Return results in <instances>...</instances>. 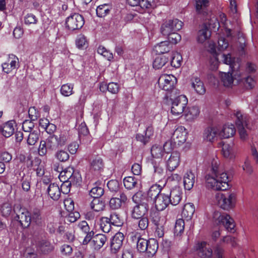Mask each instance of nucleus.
<instances>
[{"label": "nucleus", "mask_w": 258, "mask_h": 258, "mask_svg": "<svg viewBox=\"0 0 258 258\" xmlns=\"http://www.w3.org/2000/svg\"><path fill=\"white\" fill-rule=\"evenodd\" d=\"M206 186L215 190H225L229 188L228 177L217 162L213 161L211 166V173L205 176Z\"/></svg>", "instance_id": "obj_1"}, {"label": "nucleus", "mask_w": 258, "mask_h": 258, "mask_svg": "<svg viewBox=\"0 0 258 258\" xmlns=\"http://www.w3.org/2000/svg\"><path fill=\"white\" fill-rule=\"evenodd\" d=\"M182 191L179 187H175L172 189L170 194L162 193L154 202L158 211L165 210L169 204L173 206L178 205L181 200Z\"/></svg>", "instance_id": "obj_2"}, {"label": "nucleus", "mask_w": 258, "mask_h": 258, "mask_svg": "<svg viewBox=\"0 0 258 258\" xmlns=\"http://www.w3.org/2000/svg\"><path fill=\"white\" fill-rule=\"evenodd\" d=\"M133 202L136 205L131 210V216L133 219H138L145 216L147 213L149 206L147 200L141 192H137L132 197Z\"/></svg>", "instance_id": "obj_3"}, {"label": "nucleus", "mask_w": 258, "mask_h": 258, "mask_svg": "<svg viewBox=\"0 0 258 258\" xmlns=\"http://www.w3.org/2000/svg\"><path fill=\"white\" fill-rule=\"evenodd\" d=\"M217 205L225 210L233 209L236 203V195L234 193H218L215 196Z\"/></svg>", "instance_id": "obj_4"}, {"label": "nucleus", "mask_w": 258, "mask_h": 258, "mask_svg": "<svg viewBox=\"0 0 258 258\" xmlns=\"http://www.w3.org/2000/svg\"><path fill=\"white\" fill-rule=\"evenodd\" d=\"M167 97H170L171 101V112L175 116L181 114L184 111L187 105L188 100L184 95H179L175 98H173L172 94L167 95Z\"/></svg>", "instance_id": "obj_5"}, {"label": "nucleus", "mask_w": 258, "mask_h": 258, "mask_svg": "<svg viewBox=\"0 0 258 258\" xmlns=\"http://www.w3.org/2000/svg\"><path fill=\"white\" fill-rule=\"evenodd\" d=\"M236 117L235 124L238 129V131L240 139L245 140L248 137V134L246 130L247 127V116L243 115L240 111H236L234 113Z\"/></svg>", "instance_id": "obj_6"}, {"label": "nucleus", "mask_w": 258, "mask_h": 258, "mask_svg": "<svg viewBox=\"0 0 258 258\" xmlns=\"http://www.w3.org/2000/svg\"><path fill=\"white\" fill-rule=\"evenodd\" d=\"M182 24L183 23L177 19L166 21L161 26V32L162 35L168 36L173 32L180 30Z\"/></svg>", "instance_id": "obj_7"}, {"label": "nucleus", "mask_w": 258, "mask_h": 258, "mask_svg": "<svg viewBox=\"0 0 258 258\" xmlns=\"http://www.w3.org/2000/svg\"><path fill=\"white\" fill-rule=\"evenodd\" d=\"M176 83V78L172 75L163 74L158 79V84L159 87L166 91H174V86Z\"/></svg>", "instance_id": "obj_8"}, {"label": "nucleus", "mask_w": 258, "mask_h": 258, "mask_svg": "<svg viewBox=\"0 0 258 258\" xmlns=\"http://www.w3.org/2000/svg\"><path fill=\"white\" fill-rule=\"evenodd\" d=\"M67 141L66 136L62 134L58 135H52L47 138L45 142L47 145L48 150H55L59 147L65 145Z\"/></svg>", "instance_id": "obj_9"}, {"label": "nucleus", "mask_w": 258, "mask_h": 258, "mask_svg": "<svg viewBox=\"0 0 258 258\" xmlns=\"http://www.w3.org/2000/svg\"><path fill=\"white\" fill-rule=\"evenodd\" d=\"M213 218L217 223L222 224L226 230L232 232L235 226L233 219L228 214L223 213L221 214L218 212L214 213Z\"/></svg>", "instance_id": "obj_10"}, {"label": "nucleus", "mask_w": 258, "mask_h": 258, "mask_svg": "<svg viewBox=\"0 0 258 258\" xmlns=\"http://www.w3.org/2000/svg\"><path fill=\"white\" fill-rule=\"evenodd\" d=\"M66 24L70 30L80 29L84 24V18L82 15L75 13L67 18Z\"/></svg>", "instance_id": "obj_11"}, {"label": "nucleus", "mask_w": 258, "mask_h": 258, "mask_svg": "<svg viewBox=\"0 0 258 258\" xmlns=\"http://www.w3.org/2000/svg\"><path fill=\"white\" fill-rule=\"evenodd\" d=\"M30 212L24 208H20L16 212V216L14 219L16 221L19 222L22 227L27 228L31 224V219Z\"/></svg>", "instance_id": "obj_12"}, {"label": "nucleus", "mask_w": 258, "mask_h": 258, "mask_svg": "<svg viewBox=\"0 0 258 258\" xmlns=\"http://www.w3.org/2000/svg\"><path fill=\"white\" fill-rule=\"evenodd\" d=\"M124 237L122 233L118 232L111 238L110 242L111 251L113 253H117L122 245Z\"/></svg>", "instance_id": "obj_13"}, {"label": "nucleus", "mask_w": 258, "mask_h": 258, "mask_svg": "<svg viewBox=\"0 0 258 258\" xmlns=\"http://www.w3.org/2000/svg\"><path fill=\"white\" fill-rule=\"evenodd\" d=\"M180 154L177 152H172L166 162L167 169L169 171L174 170L179 165Z\"/></svg>", "instance_id": "obj_14"}, {"label": "nucleus", "mask_w": 258, "mask_h": 258, "mask_svg": "<svg viewBox=\"0 0 258 258\" xmlns=\"http://www.w3.org/2000/svg\"><path fill=\"white\" fill-rule=\"evenodd\" d=\"M197 251L201 258H211L213 255V250L210 245L205 241L198 244Z\"/></svg>", "instance_id": "obj_15"}, {"label": "nucleus", "mask_w": 258, "mask_h": 258, "mask_svg": "<svg viewBox=\"0 0 258 258\" xmlns=\"http://www.w3.org/2000/svg\"><path fill=\"white\" fill-rule=\"evenodd\" d=\"M162 186L159 184H155L150 187L146 195L143 194L145 198L147 200L149 204V202H154L159 195H161Z\"/></svg>", "instance_id": "obj_16"}, {"label": "nucleus", "mask_w": 258, "mask_h": 258, "mask_svg": "<svg viewBox=\"0 0 258 258\" xmlns=\"http://www.w3.org/2000/svg\"><path fill=\"white\" fill-rule=\"evenodd\" d=\"M19 64L18 57L14 54L9 55L8 62L2 64L3 70L7 74L10 73L13 70L16 69Z\"/></svg>", "instance_id": "obj_17"}, {"label": "nucleus", "mask_w": 258, "mask_h": 258, "mask_svg": "<svg viewBox=\"0 0 258 258\" xmlns=\"http://www.w3.org/2000/svg\"><path fill=\"white\" fill-rule=\"evenodd\" d=\"M78 227L82 232L86 234V235L83 241V244L84 245L87 244L92 239V238L94 234V231L90 230V228L88 224L85 221H82L80 222L78 224Z\"/></svg>", "instance_id": "obj_18"}, {"label": "nucleus", "mask_w": 258, "mask_h": 258, "mask_svg": "<svg viewBox=\"0 0 258 258\" xmlns=\"http://www.w3.org/2000/svg\"><path fill=\"white\" fill-rule=\"evenodd\" d=\"M187 132L184 126H178L172 134V139L175 141V143L178 144L183 143L186 140Z\"/></svg>", "instance_id": "obj_19"}, {"label": "nucleus", "mask_w": 258, "mask_h": 258, "mask_svg": "<svg viewBox=\"0 0 258 258\" xmlns=\"http://www.w3.org/2000/svg\"><path fill=\"white\" fill-rule=\"evenodd\" d=\"M119 198H112L109 201V206L111 209L116 210L119 209L122 204H125L127 201L126 195L122 191H119Z\"/></svg>", "instance_id": "obj_20"}, {"label": "nucleus", "mask_w": 258, "mask_h": 258, "mask_svg": "<svg viewBox=\"0 0 258 258\" xmlns=\"http://www.w3.org/2000/svg\"><path fill=\"white\" fill-rule=\"evenodd\" d=\"M16 122L14 120L8 121L0 126V131L2 135L6 138L12 136L15 132Z\"/></svg>", "instance_id": "obj_21"}, {"label": "nucleus", "mask_w": 258, "mask_h": 258, "mask_svg": "<svg viewBox=\"0 0 258 258\" xmlns=\"http://www.w3.org/2000/svg\"><path fill=\"white\" fill-rule=\"evenodd\" d=\"M31 222L38 226H42L44 223V219L42 216V212L40 209L35 208L30 212Z\"/></svg>", "instance_id": "obj_22"}, {"label": "nucleus", "mask_w": 258, "mask_h": 258, "mask_svg": "<svg viewBox=\"0 0 258 258\" xmlns=\"http://www.w3.org/2000/svg\"><path fill=\"white\" fill-rule=\"evenodd\" d=\"M133 241H135L137 244V249L140 252H144L147 251V245L148 240L141 238L140 235L138 233H135L131 236Z\"/></svg>", "instance_id": "obj_23"}, {"label": "nucleus", "mask_w": 258, "mask_h": 258, "mask_svg": "<svg viewBox=\"0 0 258 258\" xmlns=\"http://www.w3.org/2000/svg\"><path fill=\"white\" fill-rule=\"evenodd\" d=\"M195 174L191 171H187L183 176V184L184 188L186 190L191 189L195 183Z\"/></svg>", "instance_id": "obj_24"}, {"label": "nucleus", "mask_w": 258, "mask_h": 258, "mask_svg": "<svg viewBox=\"0 0 258 258\" xmlns=\"http://www.w3.org/2000/svg\"><path fill=\"white\" fill-rule=\"evenodd\" d=\"M191 86L196 93L200 95H203L206 92V88L203 82L198 77H193L191 79Z\"/></svg>", "instance_id": "obj_25"}, {"label": "nucleus", "mask_w": 258, "mask_h": 258, "mask_svg": "<svg viewBox=\"0 0 258 258\" xmlns=\"http://www.w3.org/2000/svg\"><path fill=\"white\" fill-rule=\"evenodd\" d=\"M220 138H229L232 137L235 133V128L232 124H225L221 131L219 130Z\"/></svg>", "instance_id": "obj_26"}, {"label": "nucleus", "mask_w": 258, "mask_h": 258, "mask_svg": "<svg viewBox=\"0 0 258 258\" xmlns=\"http://www.w3.org/2000/svg\"><path fill=\"white\" fill-rule=\"evenodd\" d=\"M170 146H171V144L169 142H166L164 144V146H163L164 149H163L162 146H159V145H155L153 146L151 148V152L152 157L154 158H156V159L161 158L163 156V150L165 152H166V148L167 147H169Z\"/></svg>", "instance_id": "obj_27"}, {"label": "nucleus", "mask_w": 258, "mask_h": 258, "mask_svg": "<svg viewBox=\"0 0 258 258\" xmlns=\"http://www.w3.org/2000/svg\"><path fill=\"white\" fill-rule=\"evenodd\" d=\"M222 153L223 156L227 159L232 160L235 157V151L232 143L223 144Z\"/></svg>", "instance_id": "obj_28"}, {"label": "nucleus", "mask_w": 258, "mask_h": 258, "mask_svg": "<svg viewBox=\"0 0 258 258\" xmlns=\"http://www.w3.org/2000/svg\"><path fill=\"white\" fill-rule=\"evenodd\" d=\"M92 239L94 248L97 250L102 248L107 240L106 236L103 234H98L95 236L93 235Z\"/></svg>", "instance_id": "obj_29"}, {"label": "nucleus", "mask_w": 258, "mask_h": 258, "mask_svg": "<svg viewBox=\"0 0 258 258\" xmlns=\"http://www.w3.org/2000/svg\"><path fill=\"white\" fill-rule=\"evenodd\" d=\"M47 191L49 197L53 200H57L60 196V190L59 186L56 183H53L49 184Z\"/></svg>", "instance_id": "obj_30"}, {"label": "nucleus", "mask_w": 258, "mask_h": 258, "mask_svg": "<svg viewBox=\"0 0 258 258\" xmlns=\"http://www.w3.org/2000/svg\"><path fill=\"white\" fill-rule=\"evenodd\" d=\"M154 0H140V4L136 7V11L144 13L153 7Z\"/></svg>", "instance_id": "obj_31"}, {"label": "nucleus", "mask_w": 258, "mask_h": 258, "mask_svg": "<svg viewBox=\"0 0 258 258\" xmlns=\"http://www.w3.org/2000/svg\"><path fill=\"white\" fill-rule=\"evenodd\" d=\"M154 173L153 174V178L154 181L160 182L162 179H165V173L164 169L160 164H157L154 163Z\"/></svg>", "instance_id": "obj_32"}, {"label": "nucleus", "mask_w": 258, "mask_h": 258, "mask_svg": "<svg viewBox=\"0 0 258 258\" xmlns=\"http://www.w3.org/2000/svg\"><path fill=\"white\" fill-rule=\"evenodd\" d=\"M219 129L217 127H208L205 131L204 138L208 141L212 142L219 137Z\"/></svg>", "instance_id": "obj_33"}, {"label": "nucleus", "mask_w": 258, "mask_h": 258, "mask_svg": "<svg viewBox=\"0 0 258 258\" xmlns=\"http://www.w3.org/2000/svg\"><path fill=\"white\" fill-rule=\"evenodd\" d=\"M37 249L42 253L46 254L53 250V246L49 241L42 240L37 243Z\"/></svg>", "instance_id": "obj_34"}, {"label": "nucleus", "mask_w": 258, "mask_h": 258, "mask_svg": "<svg viewBox=\"0 0 258 258\" xmlns=\"http://www.w3.org/2000/svg\"><path fill=\"white\" fill-rule=\"evenodd\" d=\"M147 252L149 256H153L157 251L158 248V243L156 239L154 238H150L148 240V244L147 245Z\"/></svg>", "instance_id": "obj_35"}, {"label": "nucleus", "mask_w": 258, "mask_h": 258, "mask_svg": "<svg viewBox=\"0 0 258 258\" xmlns=\"http://www.w3.org/2000/svg\"><path fill=\"white\" fill-rule=\"evenodd\" d=\"M172 44L168 41H164L155 46V50L158 53H165L169 52Z\"/></svg>", "instance_id": "obj_36"}, {"label": "nucleus", "mask_w": 258, "mask_h": 258, "mask_svg": "<svg viewBox=\"0 0 258 258\" xmlns=\"http://www.w3.org/2000/svg\"><path fill=\"white\" fill-rule=\"evenodd\" d=\"M210 36L211 31L206 25H204L198 32V41L199 42L203 43L208 39Z\"/></svg>", "instance_id": "obj_37"}, {"label": "nucleus", "mask_w": 258, "mask_h": 258, "mask_svg": "<svg viewBox=\"0 0 258 258\" xmlns=\"http://www.w3.org/2000/svg\"><path fill=\"white\" fill-rule=\"evenodd\" d=\"M91 169L97 172H101L103 169L104 163L100 157H96L90 163Z\"/></svg>", "instance_id": "obj_38"}, {"label": "nucleus", "mask_w": 258, "mask_h": 258, "mask_svg": "<svg viewBox=\"0 0 258 258\" xmlns=\"http://www.w3.org/2000/svg\"><path fill=\"white\" fill-rule=\"evenodd\" d=\"M98 224L100 229L104 233H108L111 229V223L109 218L103 217L100 218Z\"/></svg>", "instance_id": "obj_39"}, {"label": "nucleus", "mask_w": 258, "mask_h": 258, "mask_svg": "<svg viewBox=\"0 0 258 258\" xmlns=\"http://www.w3.org/2000/svg\"><path fill=\"white\" fill-rule=\"evenodd\" d=\"M210 52L213 54V57L210 60V69L212 70H216L219 66L218 58L216 52V49L214 45H210Z\"/></svg>", "instance_id": "obj_40"}, {"label": "nucleus", "mask_w": 258, "mask_h": 258, "mask_svg": "<svg viewBox=\"0 0 258 258\" xmlns=\"http://www.w3.org/2000/svg\"><path fill=\"white\" fill-rule=\"evenodd\" d=\"M195 211V209L194 204L191 203H187L184 205L183 208L182 215L188 219H190L192 217Z\"/></svg>", "instance_id": "obj_41"}, {"label": "nucleus", "mask_w": 258, "mask_h": 258, "mask_svg": "<svg viewBox=\"0 0 258 258\" xmlns=\"http://www.w3.org/2000/svg\"><path fill=\"white\" fill-rule=\"evenodd\" d=\"M111 6L109 4L101 5L96 9V14L99 17H103L109 14Z\"/></svg>", "instance_id": "obj_42"}, {"label": "nucleus", "mask_w": 258, "mask_h": 258, "mask_svg": "<svg viewBox=\"0 0 258 258\" xmlns=\"http://www.w3.org/2000/svg\"><path fill=\"white\" fill-rule=\"evenodd\" d=\"M123 184L127 189H132L137 186L138 180L134 177L127 176L124 178Z\"/></svg>", "instance_id": "obj_43"}, {"label": "nucleus", "mask_w": 258, "mask_h": 258, "mask_svg": "<svg viewBox=\"0 0 258 258\" xmlns=\"http://www.w3.org/2000/svg\"><path fill=\"white\" fill-rule=\"evenodd\" d=\"M220 77L224 86L230 87L233 84V77L231 73H221Z\"/></svg>", "instance_id": "obj_44"}, {"label": "nucleus", "mask_w": 258, "mask_h": 258, "mask_svg": "<svg viewBox=\"0 0 258 258\" xmlns=\"http://www.w3.org/2000/svg\"><path fill=\"white\" fill-rule=\"evenodd\" d=\"M168 60V58L165 56H158L153 62V67L156 69H161L167 62Z\"/></svg>", "instance_id": "obj_45"}, {"label": "nucleus", "mask_w": 258, "mask_h": 258, "mask_svg": "<svg viewBox=\"0 0 258 258\" xmlns=\"http://www.w3.org/2000/svg\"><path fill=\"white\" fill-rule=\"evenodd\" d=\"M40 132L37 130H34L30 132L28 136L27 142L29 145H34L38 141Z\"/></svg>", "instance_id": "obj_46"}, {"label": "nucleus", "mask_w": 258, "mask_h": 258, "mask_svg": "<svg viewBox=\"0 0 258 258\" xmlns=\"http://www.w3.org/2000/svg\"><path fill=\"white\" fill-rule=\"evenodd\" d=\"M184 222L182 219H178L176 221L174 233L176 236H180L184 231Z\"/></svg>", "instance_id": "obj_47"}, {"label": "nucleus", "mask_w": 258, "mask_h": 258, "mask_svg": "<svg viewBox=\"0 0 258 258\" xmlns=\"http://www.w3.org/2000/svg\"><path fill=\"white\" fill-rule=\"evenodd\" d=\"M90 207L94 211L99 212L104 209L105 205L99 198H95L90 203Z\"/></svg>", "instance_id": "obj_48"}, {"label": "nucleus", "mask_w": 258, "mask_h": 258, "mask_svg": "<svg viewBox=\"0 0 258 258\" xmlns=\"http://www.w3.org/2000/svg\"><path fill=\"white\" fill-rule=\"evenodd\" d=\"M108 218L112 225L119 227L123 225V221L122 219L116 213H111L110 215V217Z\"/></svg>", "instance_id": "obj_49"}, {"label": "nucleus", "mask_w": 258, "mask_h": 258, "mask_svg": "<svg viewBox=\"0 0 258 258\" xmlns=\"http://www.w3.org/2000/svg\"><path fill=\"white\" fill-rule=\"evenodd\" d=\"M69 185L78 186L82 183V177L79 172L76 171L70 178L69 181Z\"/></svg>", "instance_id": "obj_50"}, {"label": "nucleus", "mask_w": 258, "mask_h": 258, "mask_svg": "<svg viewBox=\"0 0 258 258\" xmlns=\"http://www.w3.org/2000/svg\"><path fill=\"white\" fill-rule=\"evenodd\" d=\"M196 11L200 13L202 10L208 7L210 0H195Z\"/></svg>", "instance_id": "obj_51"}, {"label": "nucleus", "mask_w": 258, "mask_h": 258, "mask_svg": "<svg viewBox=\"0 0 258 258\" xmlns=\"http://www.w3.org/2000/svg\"><path fill=\"white\" fill-rule=\"evenodd\" d=\"M76 45L79 49L87 47V41L86 37L82 34L79 35L76 40Z\"/></svg>", "instance_id": "obj_52"}, {"label": "nucleus", "mask_w": 258, "mask_h": 258, "mask_svg": "<svg viewBox=\"0 0 258 258\" xmlns=\"http://www.w3.org/2000/svg\"><path fill=\"white\" fill-rule=\"evenodd\" d=\"M214 254L215 258H224L225 256V250L220 243L217 244L214 249Z\"/></svg>", "instance_id": "obj_53"}, {"label": "nucleus", "mask_w": 258, "mask_h": 258, "mask_svg": "<svg viewBox=\"0 0 258 258\" xmlns=\"http://www.w3.org/2000/svg\"><path fill=\"white\" fill-rule=\"evenodd\" d=\"M73 85L72 84H64L60 88L61 94L64 96H70L73 93Z\"/></svg>", "instance_id": "obj_54"}, {"label": "nucleus", "mask_w": 258, "mask_h": 258, "mask_svg": "<svg viewBox=\"0 0 258 258\" xmlns=\"http://www.w3.org/2000/svg\"><path fill=\"white\" fill-rule=\"evenodd\" d=\"M181 55L178 53H175L172 57L170 62L171 65L175 68H178L181 66Z\"/></svg>", "instance_id": "obj_55"}, {"label": "nucleus", "mask_w": 258, "mask_h": 258, "mask_svg": "<svg viewBox=\"0 0 258 258\" xmlns=\"http://www.w3.org/2000/svg\"><path fill=\"white\" fill-rule=\"evenodd\" d=\"M107 186L109 190L112 192L116 193L119 190V182L116 180H111L107 182Z\"/></svg>", "instance_id": "obj_56"}, {"label": "nucleus", "mask_w": 258, "mask_h": 258, "mask_svg": "<svg viewBox=\"0 0 258 258\" xmlns=\"http://www.w3.org/2000/svg\"><path fill=\"white\" fill-rule=\"evenodd\" d=\"M103 189L101 187L97 186L92 188V189L90 191V196L94 199L99 198V197L103 195Z\"/></svg>", "instance_id": "obj_57"}, {"label": "nucleus", "mask_w": 258, "mask_h": 258, "mask_svg": "<svg viewBox=\"0 0 258 258\" xmlns=\"http://www.w3.org/2000/svg\"><path fill=\"white\" fill-rule=\"evenodd\" d=\"M76 171L74 170L73 167H69L66 169L64 171H61L60 174L61 177H64V179L68 182L74 174V173H75Z\"/></svg>", "instance_id": "obj_58"}, {"label": "nucleus", "mask_w": 258, "mask_h": 258, "mask_svg": "<svg viewBox=\"0 0 258 258\" xmlns=\"http://www.w3.org/2000/svg\"><path fill=\"white\" fill-rule=\"evenodd\" d=\"M238 81H242L243 82L245 87L247 89L252 88L255 85V81L253 79L250 77H247L244 78V80L239 77L238 78Z\"/></svg>", "instance_id": "obj_59"}, {"label": "nucleus", "mask_w": 258, "mask_h": 258, "mask_svg": "<svg viewBox=\"0 0 258 258\" xmlns=\"http://www.w3.org/2000/svg\"><path fill=\"white\" fill-rule=\"evenodd\" d=\"M55 157L61 162H66L69 160L70 156L67 151L61 150L56 153Z\"/></svg>", "instance_id": "obj_60"}, {"label": "nucleus", "mask_w": 258, "mask_h": 258, "mask_svg": "<svg viewBox=\"0 0 258 258\" xmlns=\"http://www.w3.org/2000/svg\"><path fill=\"white\" fill-rule=\"evenodd\" d=\"M72 247L69 244H64L60 247V251L61 253L66 256H69L71 255L73 252Z\"/></svg>", "instance_id": "obj_61"}, {"label": "nucleus", "mask_w": 258, "mask_h": 258, "mask_svg": "<svg viewBox=\"0 0 258 258\" xmlns=\"http://www.w3.org/2000/svg\"><path fill=\"white\" fill-rule=\"evenodd\" d=\"M33 120H25L22 124V128L24 132L26 133L32 132L34 127V123Z\"/></svg>", "instance_id": "obj_62"}, {"label": "nucleus", "mask_w": 258, "mask_h": 258, "mask_svg": "<svg viewBox=\"0 0 258 258\" xmlns=\"http://www.w3.org/2000/svg\"><path fill=\"white\" fill-rule=\"evenodd\" d=\"M153 222L156 226V228L155 231V235L159 238H162L164 234V227L163 225L160 224L158 221L153 220Z\"/></svg>", "instance_id": "obj_63"}, {"label": "nucleus", "mask_w": 258, "mask_h": 258, "mask_svg": "<svg viewBox=\"0 0 258 258\" xmlns=\"http://www.w3.org/2000/svg\"><path fill=\"white\" fill-rule=\"evenodd\" d=\"M38 19L32 14H28L24 17V23L26 25L36 24Z\"/></svg>", "instance_id": "obj_64"}]
</instances>
